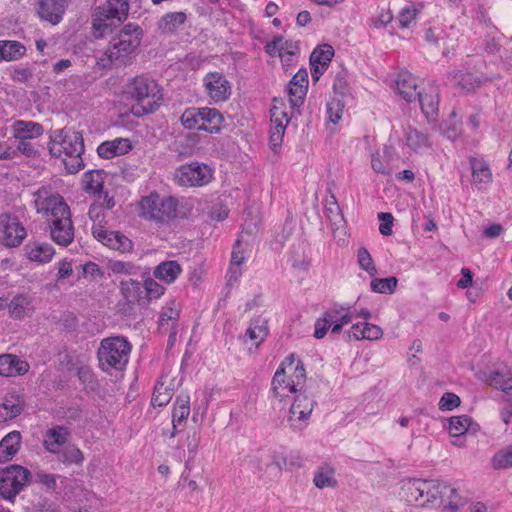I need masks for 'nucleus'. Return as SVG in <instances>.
<instances>
[{"mask_svg":"<svg viewBox=\"0 0 512 512\" xmlns=\"http://www.w3.org/2000/svg\"><path fill=\"white\" fill-rule=\"evenodd\" d=\"M280 367L286 368V373H291L287 378L291 379V381L301 389L306 379L303 363L300 360H296L294 355H290Z\"/></svg>","mask_w":512,"mask_h":512,"instance_id":"e433bc0d","label":"nucleus"},{"mask_svg":"<svg viewBox=\"0 0 512 512\" xmlns=\"http://www.w3.org/2000/svg\"><path fill=\"white\" fill-rule=\"evenodd\" d=\"M280 49L279 57L281 61H286V56L296 57L299 53L298 43L292 40H285L284 38Z\"/></svg>","mask_w":512,"mask_h":512,"instance_id":"052dcab7","label":"nucleus"},{"mask_svg":"<svg viewBox=\"0 0 512 512\" xmlns=\"http://www.w3.org/2000/svg\"><path fill=\"white\" fill-rule=\"evenodd\" d=\"M89 216L93 221L99 217V211L95 207L89 210ZM93 236L103 245L121 252L129 251L132 249V241L119 231H110L101 223H93L92 226Z\"/></svg>","mask_w":512,"mask_h":512,"instance_id":"9d476101","label":"nucleus"},{"mask_svg":"<svg viewBox=\"0 0 512 512\" xmlns=\"http://www.w3.org/2000/svg\"><path fill=\"white\" fill-rule=\"evenodd\" d=\"M171 398H172L171 390L167 389V387H165L163 383H157L154 388V392H153V396H152V401H151L152 405L159 406V407L165 406L166 404L169 403Z\"/></svg>","mask_w":512,"mask_h":512,"instance_id":"8fccbe9b","label":"nucleus"},{"mask_svg":"<svg viewBox=\"0 0 512 512\" xmlns=\"http://www.w3.org/2000/svg\"><path fill=\"white\" fill-rule=\"evenodd\" d=\"M203 82L208 96L216 103L225 101L231 93L230 83L222 73L210 72Z\"/></svg>","mask_w":512,"mask_h":512,"instance_id":"2eb2a0df","label":"nucleus"},{"mask_svg":"<svg viewBox=\"0 0 512 512\" xmlns=\"http://www.w3.org/2000/svg\"><path fill=\"white\" fill-rule=\"evenodd\" d=\"M449 77L453 85L464 91L474 90L487 80L482 74L463 71L450 72Z\"/></svg>","mask_w":512,"mask_h":512,"instance_id":"5701e85b","label":"nucleus"},{"mask_svg":"<svg viewBox=\"0 0 512 512\" xmlns=\"http://www.w3.org/2000/svg\"><path fill=\"white\" fill-rule=\"evenodd\" d=\"M120 290L128 303H138L144 297V289L141 282L131 278L120 282Z\"/></svg>","mask_w":512,"mask_h":512,"instance_id":"4c0bfd02","label":"nucleus"},{"mask_svg":"<svg viewBox=\"0 0 512 512\" xmlns=\"http://www.w3.org/2000/svg\"><path fill=\"white\" fill-rule=\"evenodd\" d=\"M299 388L291 379L287 378L286 368L279 367L272 379V391L275 397L284 398L289 394L296 393Z\"/></svg>","mask_w":512,"mask_h":512,"instance_id":"412c9836","label":"nucleus"},{"mask_svg":"<svg viewBox=\"0 0 512 512\" xmlns=\"http://www.w3.org/2000/svg\"><path fill=\"white\" fill-rule=\"evenodd\" d=\"M32 71L30 68L19 67L15 68L11 74V78L13 81L19 83H26L32 78Z\"/></svg>","mask_w":512,"mask_h":512,"instance_id":"338daca9","label":"nucleus"},{"mask_svg":"<svg viewBox=\"0 0 512 512\" xmlns=\"http://www.w3.org/2000/svg\"><path fill=\"white\" fill-rule=\"evenodd\" d=\"M275 104L270 110L271 113V123L272 125L281 124L285 127L289 123V117L287 112L283 107V103H280V106L276 104V100H274Z\"/></svg>","mask_w":512,"mask_h":512,"instance_id":"6e6d98bb","label":"nucleus"},{"mask_svg":"<svg viewBox=\"0 0 512 512\" xmlns=\"http://www.w3.org/2000/svg\"><path fill=\"white\" fill-rule=\"evenodd\" d=\"M84 190L101 198L103 190V172L99 170H90L84 174Z\"/></svg>","mask_w":512,"mask_h":512,"instance_id":"ea45409f","label":"nucleus"},{"mask_svg":"<svg viewBox=\"0 0 512 512\" xmlns=\"http://www.w3.org/2000/svg\"><path fill=\"white\" fill-rule=\"evenodd\" d=\"M331 198L333 201L326 208L327 216L330 219V221H333L334 224H337L338 222L343 221V216H342L340 206L338 205L335 196H332Z\"/></svg>","mask_w":512,"mask_h":512,"instance_id":"69168bd1","label":"nucleus"},{"mask_svg":"<svg viewBox=\"0 0 512 512\" xmlns=\"http://www.w3.org/2000/svg\"><path fill=\"white\" fill-rule=\"evenodd\" d=\"M49 152L62 159L69 173H77L84 165L81 157L84 152L82 134L71 129L54 131L50 136Z\"/></svg>","mask_w":512,"mask_h":512,"instance_id":"f03ea898","label":"nucleus"},{"mask_svg":"<svg viewBox=\"0 0 512 512\" xmlns=\"http://www.w3.org/2000/svg\"><path fill=\"white\" fill-rule=\"evenodd\" d=\"M25 52V46L18 41H0V62L18 60L25 54Z\"/></svg>","mask_w":512,"mask_h":512,"instance_id":"58836bf2","label":"nucleus"},{"mask_svg":"<svg viewBox=\"0 0 512 512\" xmlns=\"http://www.w3.org/2000/svg\"><path fill=\"white\" fill-rule=\"evenodd\" d=\"M34 312L33 298L28 294H17L9 301V316L14 320L31 317Z\"/></svg>","mask_w":512,"mask_h":512,"instance_id":"6ab92c4d","label":"nucleus"},{"mask_svg":"<svg viewBox=\"0 0 512 512\" xmlns=\"http://www.w3.org/2000/svg\"><path fill=\"white\" fill-rule=\"evenodd\" d=\"M202 108H187L180 117V122L186 129L200 130Z\"/></svg>","mask_w":512,"mask_h":512,"instance_id":"49530a36","label":"nucleus"},{"mask_svg":"<svg viewBox=\"0 0 512 512\" xmlns=\"http://www.w3.org/2000/svg\"><path fill=\"white\" fill-rule=\"evenodd\" d=\"M358 263L370 276L377 274L376 266L373 259L365 247H360L357 253Z\"/></svg>","mask_w":512,"mask_h":512,"instance_id":"3c124183","label":"nucleus"},{"mask_svg":"<svg viewBox=\"0 0 512 512\" xmlns=\"http://www.w3.org/2000/svg\"><path fill=\"white\" fill-rule=\"evenodd\" d=\"M24 251L30 261L41 264L49 262L55 253L54 248L50 244L39 241L28 242L24 246Z\"/></svg>","mask_w":512,"mask_h":512,"instance_id":"aec40b11","label":"nucleus"},{"mask_svg":"<svg viewBox=\"0 0 512 512\" xmlns=\"http://www.w3.org/2000/svg\"><path fill=\"white\" fill-rule=\"evenodd\" d=\"M285 126L281 124L272 125L269 133V143L271 149L276 152L277 149L281 146L283 141Z\"/></svg>","mask_w":512,"mask_h":512,"instance_id":"5fc2aeb1","label":"nucleus"},{"mask_svg":"<svg viewBox=\"0 0 512 512\" xmlns=\"http://www.w3.org/2000/svg\"><path fill=\"white\" fill-rule=\"evenodd\" d=\"M426 486L427 480L413 478L404 479L401 485L402 496L409 503L418 502L425 496V492L429 491Z\"/></svg>","mask_w":512,"mask_h":512,"instance_id":"4be33fe9","label":"nucleus"},{"mask_svg":"<svg viewBox=\"0 0 512 512\" xmlns=\"http://www.w3.org/2000/svg\"><path fill=\"white\" fill-rule=\"evenodd\" d=\"M371 167H372L373 171L377 174H382V175H387V176L391 175L390 168H388V166L385 163V160L382 158V156L380 155V153L378 151L372 153V155H371Z\"/></svg>","mask_w":512,"mask_h":512,"instance_id":"bf43d9fd","label":"nucleus"},{"mask_svg":"<svg viewBox=\"0 0 512 512\" xmlns=\"http://www.w3.org/2000/svg\"><path fill=\"white\" fill-rule=\"evenodd\" d=\"M190 398L186 394H180L175 401L173 414H172V424H173V432L171 436L173 437L177 432L178 427H183L187 417L190 414Z\"/></svg>","mask_w":512,"mask_h":512,"instance_id":"c756f323","label":"nucleus"},{"mask_svg":"<svg viewBox=\"0 0 512 512\" xmlns=\"http://www.w3.org/2000/svg\"><path fill=\"white\" fill-rule=\"evenodd\" d=\"M382 336L383 330L379 326L369 322L363 323V329L360 338L366 340H378L382 338Z\"/></svg>","mask_w":512,"mask_h":512,"instance_id":"13d9d810","label":"nucleus"},{"mask_svg":"<svg viewBox=\"0 0 512 512\" xmlns=\"http://www.w3.org/2000/svg\"><path fill=\"white\" fill-rule=\"evenodd\" d=\"M129 10L127 0H108L106 5L99 7L93 19V28L102 35L109 27L107 20L117 19L122 21L126 18Z\"/></svg>","mask_w":512,"mask_h":512,"instance_id":"ddd939ff","label":"nucleus"},{"mask_svg":"<svg viewBox=\"0 0 512 512\" xmlns=\"http://www.w3.org/2000/svg\"><path fill=\"white\" fill-rule=\"evenodd\" d=\"M143 289L144 295H148L151 298H158L164 293L163 286L151 278L144 281Z\"/></svg>","mask_w":512,"mask_h":512,"instance_id":"680f3d73","label":"nucleus"},{"mask_svg":"<svg viewBox=\"0 0 512 512\" xmlns=\"http://www.w3.org/2000/svg\"><path fill=\"white\" fill-rule=\"evenodd\" d=\"M471 169L475 183H489L492 180V173L486 162L473 158L471 159Z\"/></svg>","mask_w":512,"mask_h":512,"instance_id":"79ce46f5","label":"nucleus"},{"mask_svg":"<svg viewBox=\"0 0 512 512\" xmlns=\"http://www.w3.org/2000/svg\"><path fill=\"white\" fill-rule=\"evenodd\" d=\"M306 92L307 87L304 84H299L295 86L289 84L288 94L291 106L299 107L303 103Z\"/></svg>","mask_w":512,"mask_h":512,"instance_id":"603ef678","label":"nucleus"},{"mask_svg":"<svg viewBox=\"0 0 512 512\" xmlns=\"http://www.w3.org/2000/svg\"><path fill=\"white\" fill-rule=\"evenodd\" d=\"M187 20L184 12H169L164 14L157 23V27L162 34L175 33Z\"/></svg>","mask_w":512,"mask_h":512,"instance_id":"f704fd0d","label":"nucleus"},{"mask_svg":"<svg viewBox=\"0 0 512 512\" xmlns=\"http://www.w3.org/2000/svg\"><path fill=\"white\" fill-rule=\"evenodd\" d=\"M485 382L506 394L512 395V372L509 369L503 371L494 370L486 375Z\"/></svg>","mask_w":512,"mask_h":512,"instance_id":"72a5a7b5","label":"nucleus"},{"mask_svg":"<svg viewBox=\"0 0 512 512\" xmlns=\"http://www.w3.org/2000/svg\"><path fill=\"white\" fill-rule=\"evenodd\" d=\"M407 145L414 151H418L429 145L428 136L417 129L409 127L405 132Z\"/></svg>","mask_w":512,"mask_h":512,"instance_id":"a18cd8bd","label":"nucleus"},{"mask_svg":"<svg viewBox=\"0 0 512 512\" xmlns=\"http://www.w3.org/2000/svg\"><path fill=\"white\" fill-rule=\"evenodd\" d=\"M422 112L427 119L434 120L439 109V88L434 83L428 84L417 96Z\"/></svg>","mask_w":512,"mask_h":512,"instance_id":"dca6fc26","label":"nucleus"},{"mask_svg":"<svg viewBox=\"0 0 512 512\" xmlns=\"http://www.w3.org/2000/svg\"><path fill=\"white\" fill-rule=\"evenodd\" d=\"M58 454L60 455L59 459L66 464L81 465L84 461L82 451L75 445L65 446Z\"/></svg>","mask_w":512,"mask_h":512,"instance_id":"de8ad7c7","label":"nucleus"},{"mask_svg":"<svg viewBox=\"0 0 512 512\" xmlns=\"http://www.w3.org/2000/svg\"><path fill=\"white\" fill-rule=\"evenodd\" d=\"M70 4V0H37L36 15L52 25L59 24Z\"/></svg>","mask_w":512,"mask_h":512,"instance_id":"4468645a","label":"nucleus"},{"mask_svg":"<svg viewBox=\"0 0 512 512\" xmlns=\"http://www.w3.org/2000/svg\"><path fill=\"white\" fill-rule=\"evenodd\" d=\"M213 169L197 161L178 167L174 173V180L183 187H202L213 179Z\"/></svg>","mask_w":512,"mask_h":512,"instance_id":"6e6552de","label":"nucleus"},{"mask_svg":"<svg viewBox=\"0 0 512 512\" xmlns=\"http://www.w3.org/2000/svg\"><path fill=\"white\" fill-rule=\"evenodd\" d=\"M334 56V49L331 45H323L316 48L310 56L311 75L317 81L327 69Z\"/></svg>","mask_w":512,"mask_h":512,"instance_id":"f3484780","label":"nucleus"},{"mask_svg":"<svg viewBox=\"0 0 512 512\" xmlns=\"http://www.w3.org/2000/svg\"><path fill=\"white\" fill-rule=\"evenodd\" d=\"M69 436L70 431L68 428L55 426L46 432L44 446L51 453H60V447L67 442Z\"/></svg>","mask_w":512,"mask_h":512,"instance_id":"a878e982","label":"nucleus"},{"mask_svg":"<svg viewBox=\"0 0 512 512\" xmlns=\"http://www.w3.org/2000/svg\"><path fill=\"white\" fill-rule=\"evenodd\" d=\"M396 88L401 97L407 102L415 100L419 94L416 79L408 72H401L396 80Z\"/></svg>","mask_w":512,"mask_h":512,"instance_id":"2f4dec72","label":"nucleus"},{"mask_svg":"<svg viewBox=\"0 0 512 512\" xmlns=\"http://www.w3.org/2000/svg\"><path fill=\"white\" fill-rule=\"evenodd\" d=\"M224 117L216 108L203 107L200 130L208 133H218L221 130Z\"/></svg>","mask_w":512,"mask_h":512,"instance_id":"c85d7f7f","label":"nucleus"},{"mask_svg":"<svg viewBox=\"0 0 512 512\" xmlns=\"http://www.w3.org/2000/svg\"><path fill=\"white\" fill-rule=\"evenodd\" d=\"M30 471L20 465H10L0 471V496L12 500L29 482Z\"/></svg>","mask_w":512,"mask_h":512,"instance_id":"1a4fd4ad","label":"nucleus"},{"mask_svg":"<svg viewBox=\"0 0 512 512\" xmlns=\"http://www.w3.org/2000/svg\"><path fill=\"white\" fill-rule=\"evenodd\" d=\"M178 201L173 197L161 198L150 194L140 202L141 214L150 220L167 222L176 217Z\"/></svg>","mask_w":512,"mask_h":512,"instance_id":"423d86ee","label":"nucleus"},{"mask_svg":"<svg viewBox=\"0 0 512 512\" xmlns=\"http://www.w3.org/2000/svg\"><path fill=\"white\" fill-rule=\"evenodd\" d=\"M417 15V9L414 6H407L403 8L399 15L398 21L401 27L406 28L415 19Z\"/></svg>","mask_w":512,"mask_h":512,"instance_id":"e2e57ef3","label":"nucleus"},{"mask_svg":"<svg viewBox=\"0 0 512 512\" xmlns=\"http://www.w3.org/2000/svg\"><path fill=\"white\" fill-rule=\"evenodd\" d=\"M109 268L115 274L133 275L138 271V267L133 263L118 260L110 261Z\"/></svg>","mask_w":512,"mask_h":512,"instance_id":"864d4df0","label":"nucleus"},{"mask_svg":"<svg viewBox=\"0 0 512 512\" xmlns=\"http://www.w3.org/2000/svg\"><path fill=\"white\" fill-rule=\"evenodd\" d=\"M131 349V343L123 336L102 339L97 350L100 369L109 375L123 371L129 362Z\"/></svg>","mask_w":512,"mask_h":512,"instance_id":"39448f33","label":"nucleus"},{"mask_svg":"<svg viewBox=\"0 0 512 512\" xmlns=\"http://www.w3.org/2000/svg\"><path fill=\"white\" fill-rule=\"evenodd\" d=\"M313 482L319 489L336 488L338 482L335 478V468L328 463H324L318 467L314 474Z\"/></svg>","mask_w":512,"mask_h":512,"instance_id":"c9c22d12","label":"nucleus"},{"mask_svg":"<svg viewBox=\"0 0 512 512\" xmlns=\"http://www.w3.org/2000/svg\"><path fill=\"white\" fill-rule=\"evenodd\" d=\"M125 93L134 101L131 111L137 117L153 113L158 109L163 98L157 82L145 76L133 78L126 85Z\"/></svg>","mask_w":512,"mask_h":512,"instance_id":"20e7f679","label":"nucleus"},{"mask_svg":"<svg viewBox=\"0 0 512 512\" xmlns=\"http://www.w3.org/2000/svg\"><path fill=\"white\" fill-rule=\"evenodd\" d=\"M26 236V229L17 216L9 213L0 215V242L4 246L18 247Z\"/></svg>","mask_w":512,"mask_h":512,"instance_id":"f8f14e48","label":"nucleus"},{"mask_svg":"<svg viewBox=\"0 0 512 512\" xmlns=\"http://www.w3.org/2000/svg\"><path fill=\"white\" fill-rule=\"evenodd\" d=\"M491 465L497 470L512 468V444L496 452L491 459Z\"/></svg>","mask_w":512,"mask_h":512,"instance_id":"c03bdc74","label":"nucleus"},{"mask_svg":"<svg viewBox=\"0 0 512 512\" xmlns=\"http://www.w3.org/2000/svg\"><path fill=\"white\" fill-rule=\"evenodd\" d=\"M268 333L269 328L267 320L258 316L250 321L245 337L253 343L255 348H258V346L266 339Z\"/></svg>","mask_w":512,"mask_h":512,"instance_id":"473e14b6","label":"nucleus"},{"mask_svg":"<svg viewBox=\"0 0 512 512\" xmlns=\"http://www.w3.org/2000/svg\"><path fill=\"white\" fill-rule=\"evenodd\" d=\"M181 272V265L177 261L166 260L154 268L153 275L156 279L171 284L178 278Z\"/></svg>","mask_w":512,"mask_h":512,"instance_id":"7c9ffc66","label":"nucleus"},{"mask_svg":"<svg viewBox=\"0 0 512 512\" xmlns=\"http://www.w3.org/2000/svg\"><path fill=\"white\" fill-rule=\"evenodd\" d=\"M17 149L27 157L36 156L38 154L37 148L29 139L18 140Z\"/></svg>","mask_w":512,"mask_h":512,"instance_id":"774afa93","label":"nucleus"},{"mask_svg":"<svg viewBox=\"0 0 512 512\" xmlns=\"http://www.w3.org/2000/svg\"><path fill=\"white\" fill-rule=\"evenodd\" d=\"M339 311L334 309L330 311H326L323 313V316L318 318L315 322V331L314 336L317 339H322L328 329L332 326L333 322L338 321Z\"/></svg>","mask_w":512,"mask_h":512,"instance_id":"a19ab883","label":"nucleus"},{"mask_svg":"<svg viewBox=\"0 0 512 512\" xmlns=\"http://www.w3.org/2000/svg\"><path fill=\"white\" fill-rule=\"evenodd\" d=\"M398 280L396 277L375 278L371 281L370 287L376 293H393Z\"/></svg>","mask_w":512,"mask_h":512,"instance_id":"09e8293b","label":"nucleus"},{"mask_svg":"<svg viewBox=\"0 0 512 512\" xmlns=\"http://www.w3.org/2000/svg\"><path fill=\"white\" fill-rule=\"evenodd\" d=\"M21 446V434L19 431L8 433L0 441V463L11 460L19 451Z\"/></svg>","mask_w":512,"mask_h":512,"instance_id":"cd10ccee","label":"nucleus"},{"mask_svg":"<svg viewBox=\"0 0 512 512\" xmlns=\"http://www.w3.org/2000/svg\"><path fill=\"white\" fill-rule=\"evenodd\" d=\"M378 218L381 222L379 231L384 236H390L392 234L393 216L391 213L381 212L378 214Z\"/></svg>","mask_w":512,"mask_h":512,"instance_id":"0e129e2a","label":"nucleus"},{"mask_svg":"<svg viewBox=\"0 0 512 512\" xmlns=\"http://www.w3.org/2000/svg\"><path fill=\"white\" fill-rule=\"evenodd\" d=\"M426 488L429 491L425 492L426 500L422 506L439 501L442 512H458L461 497L455 488L439 480H427Z\"/></svg>","mask_w":512,"mask_h":512,"instance_id":"0eeeda50","label":"nucleus"},{"mask_svg":"<svg viewBox=\"0 0 512 512\" xmlns=\"http://www.w3.org/2000/svg\"><path fill=\"white\" fill-rule=\"evenodd\" d=\"M43 132V126L32 121L18 120L12 125V133L17 140H32L40 137Z\"/></svg>","mask_w":512,"mask_h":512,"instance_id":"393cba45","label":"nucleus"},{"mask_svg":"<svg viewBox=\"0 0 512 512\" xmlns=\"http://www.w3.org/2000/svg\"><path fill=\"white\" fill-rule=\"evenodd\" d=\"M132 146L128 139L116 138L112 141H106L97 148L98 155L104 159H111L117 155L126 154Z\"/></svg>","mask_w":512,"mask_h":512,"instance_id":"b1692460","label":"nucleus"},{"mask_svg":"<svg viewBox=\"0 0 512 512\" xmlns=\"http://www.w3.org/2000/svg\"><path fill=\"white\" fill-rule=\"evenodd\" d=\"M35 207L38 213L49 217L50 234L54 242L68 246L74 239V227L69 206L63 197L41 188L35 193Z\"/></svg>","mask_w":512,"mask_h":512,"instance_id":"f257e3e1","label":"nucleus"},{"mask_svg":"<svg viewBox=\"0 0 512 512\" xmlns=\"http://www.w3.org/2000/svg\"><path fill=\"white\" fill-rule=\"evenodd\" d=\"M471 425V418L467 415L452 416L449 419V434L453 438L464 435Z\"/></svg>","mask_w":512,"mask_h":512,"instance_id":"37998d69","label":"nucleus"},{"mask_svg":"<svg viewBox=\"0 0 512 512\" xmlns=\"http://www.w3.org/2000/svg\"><path fill=\"white\" fill-rule=\"evenodd\" d=\"M461 403L460 397L454 393L446 392L443 394L439 401V408L443 411L453 410Z\"/></svg>","mask_w":512,"mask_h":512,"instance_id":"4d7b16f0","label":"nucleus"},{"mask_svg":"<svg viewBox=\"0 0 512 512\" xmlns=\"http://www.w3.org/2000/svg\"><path fill=\"white\" fill-rule=\"evenodd\" d=\"M142 29L138 25L127 24L113 36L103 57L99 58L102 67H120L128 63L140 45Z\"/></svg>","mask_w":512,"mask_h":512,"instance_id":"7ed1b4c3","label":"nucleus"},{"mask_svg":"<svg viewBox=\"0 0 512 512\" xmlns=\"http://www.w3.org/2000/svg\"><path fill=\"white\" fill-rule=\"evenodd\" d=\"M30 365L27 361L20 359L17 355L6 353L0 355V375L4 377L22 376L29 371Z\"/></svg>","mask_w":512,"mask_h":512,"instance_id":"a211bd4d","label":"nucleus"},{"mask_svg":"<svg viewBox=\"0 0 512 512\" xmlns=\"http://www.w3.org/2000/svg\"><path fill=\"white\" fill-rule=\"evenodd\" d=\"M24 408V400L21 396L11 394L0 403V423L11 420L21 414Z\"/></svg>","mask_w":512,"mask_h":512,"instance_id":"bb28decb","label":"nucleus"},{"mask_svg":"<svg viewBox=\"0 0 512 512\" xmlns=\"http://www.w3.org/2000/svg\"><path fill=\"white\" fill-rule=\"evenodd\" d=\"M314 404V400L307 395L299 394L295 397L287 418L289 427L294 432H301L309 425Z\"/></svg>","mask_w":512,"mask_h":512,"instance_id":"9b49d317","label":"nucleus"}]
</instances>
